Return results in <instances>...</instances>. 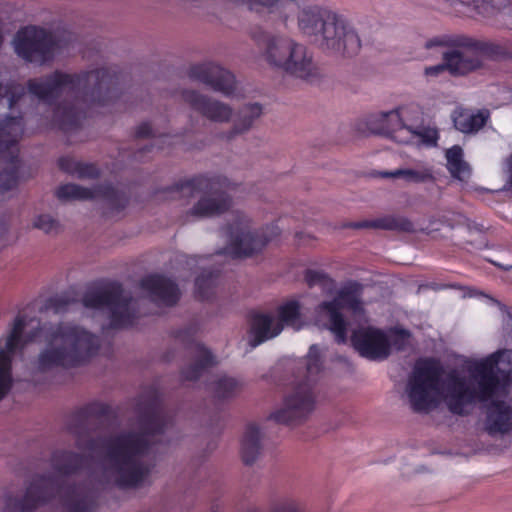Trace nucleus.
I'll use <instances>...</instances> for the list:
<instances>
[{"mask_svg": "<svg viewBox=\"0 0 512 512\" xmlns=\"http://www.w3.org/2000/svg\"><path fill=\"white\" fill-rule=\"evenodd\" d=\"M169 425L167 415L162 410L153 409L141 415L131 427L108 439L75 432L76 446L82 454L59 451L54 453L52 463L63 475L88 467L91 469L89 484L60 490L56 479L35 475L23 489L7 488L2 492L3 512H32L56 494L62 498L65 512H95L99 486L136 488L145 484L151 467L142 458L162 441Z\"/></svg>", "mask_w": 512, "mask_h": 512, "instance_id": "f257e3e1", "label": "nucleus"}, {"mask_svg": "<svg viewBox=\"0 0 512 512\" xmlns=\"http://www.w3.org/2000/svg\"><path fill=\"white\" fill-rule=\"evenodd\" d=\"M469 379L459 370L445 372L433 359L416 362L407 380L405 394L415 412H429L444 402L450 412L463 415L476 402L491 400L484 421L493 437L512 431V401L500 400L512 382V350H499L464 365Z\"/></svg>", "mask_w": 512, "mask_h": 512, "instance_id": "f03ea898", "label": "nucleus"}, {"mask_svg": "<svg viewBox=\"0 0 512 512\" xmlns=\"http://www.w3.org/2000/svg\"><path fill=\"white\" fill-rule=\"evenodd\" d=\"M37 338L42 345L29 367L30 381L35 384L50 380L58 370L83 365L100 348V338L78 323L61 321L41 325L38 318L20 314L7 335L0 338V400L14 383V356Z\"/></svg>", "mask_w": 512, "mask_h": 512, "instance_id": "7ed1b4c3", "label": "nucleus"}, {"mask_svg": "<svg viewBox=\"0 0 512 512\" xmlns=\"http://www.w3.org/2000/svg\"><path fill=\"white\" fill-rule=\"evenodd\" d=\"M111 83L112 75L106 68L80 73L56 70L30 79L27 89L44 106L39 126L69 133L81 126L88 110L107 102Z\"/></svg>", "mask_w": 512, "mask_h": 512, "instance_id": "20e7f679", "label": "nucleus"}, {"mask_svg": "<svg viewBox=\"0 0 512 512\" xmlns=\"http://www.w3.org/2000/svg\"><path fill=\"white\" fill-rule=\"evenodd\" d=\"M301 33L323 50L352 56L359 52L361 40L345 16L321 5H305L297 15Z\"/></svg>", "mask_w": 512, "mask_h": 512, "instance_id": "39448f33", "label": "nucleus"}, {"mask_svg": "<svg viewBox=\"0 0 512 512\" xmlns=\"http://www.w3.org/2000/svg\"><path fill=\"white\" fill-rule=\"evenodd\" d=\"M251 36L258 45H264L263 55L270 65L310 83L320 78L312 54L303 44L291 37L270 35L264 31L253 32Z\"/></svg>", "mask_w": 512, "mask_h": 512, "instance_id": "423d86ee", "label": "nucleus"}, {"mask_svg": "<svg viewBox=\"0 0 512 512\" xmlns=\"http://www.w3.org/2000/svg\"><path fill=\"white\" fill-rule=\"evenodd\" d=\"M377 123L380 134L400 144L432 147L439 138L434 126L424 125L423 112L414 103L380 113Z\"/></svg>", "mask_w": 512, "mask_h": 512, "instance_id": "0eeeda50", "label": "nucleus"}, {"mask_svg": "<svg viewBox=\"0 0 512 512\" xmlns=\"http://www.w3.org/2000/svg\"><path fill=\"white\" fill-rule=\"evenodd\" d=\"M321 350L312 345L306 357L308 380L294 386L283 398L282 405L269 418L280 424H297L304 421L314 410L316 392L312 378L322 369Z\"/></svg>", "mask_w": 512, "mask_h": 512, "instance_id": "6e6552de", "label": "nucleus"}, {"mask_svg": "<svg viewBox=\"0 0 512 512\" xmlns=\"http://www.w3.org/2000/svg\"><path fill=\"white\" fill-rule=\"evenodd\" d=\"M83 305L106 314L113 328L132 325L137 315L136 301L118 283L88 290L83 297Z\"/></svg>", "mask_w": 512, "mask_h": 512, "instance_id": "1a4fd4ad", "label": "nucleus"}, {"mask_svg": "<svg viewBox=\"0 0 512 512\" xmlns=\"http://www.w3.org/2000/svg\"><path fill=\"white\" fill-rule=\"evenodd\" d=\"M225 234L227 237L226 252L235 257H246L260 252L278 236L279 229L272 225L261 232L253 230L251 221L244 212L233 211L229 215Z\"/></svg>", "mask_w": 512, "mask_h": 512, "instance_id": "9d476101", "label": "nucleus"}, {"mask_svg": "<svg viewBox=\"0 0 512 512\" xmlns=\"http://www.w3.org/2000/svg\"><path fill=\"white\" fill-rule=\"evenodd\" d=\"M301 306L297 300L280 305L275 313H255L251 316L248 342L252 348L278 336L284 326L299 330L302 327Z\"/></svg>", "mask_w": 512, "mask_h": 512, "instance_id": "9b49d317", "label": "nucleus"}, {"mask_svg": "<svg viewBox=\"0 0 512 512\" xmlns=\"http://www.w3.org/2000/svg\"><path fill=\"white\" fill-rule=\"evenodd\" d=\"M12 45L22 60L39 66L51 62L62 48L60 41L45 29L28 26L14 36Z\"/></svg>", "mask_w": 512, "mask_h": 512, "instance_id": "f8f14e48", "label": "nucleus"}, {"mask_svg": "<svg viewBox=\"0 0 512 512\" xmlns=\"http://www.w3.org/2000/svg\"><path fill=\"white\" fill-rule=\"evenodd\" d=\"M350 311L356 318L363 317V306L356 289L343 288L331 301L322 302L316 309V321L327 327L338 342L346 341L347 325L342 311Z\"/></svg>", "mask_w": 512, "mask_h": 512, "instance_id": "ddd939ff", "label": "nucleus"}, {"mask_svg": "<svg viewBox=\"0 0 512 512\" xmlns=\"http://www.w3.org/2000/svg\"><path fill=\"white\" fill-rule=\"evenodd\" d=\"M182 197L196 200L187 210V217L204 218L218 215L229 208L231 198L206 179L196 178L180 186Z\"/></svg>", "mask_w": 512, "mask_h": 512, "instance_id": "4468645a", "label": "nucleus"}, {"mask_svg": "<svg viewBox=\"0 0 512 512\" xmlns=\"http://www.w3.org/2000/svg\"><path fill=\"white\" fill-rule=\"evenodd\" d=\"M351 342L362 357L372 361L385 360L391 354L387 333L373 326L358 327L352 333Z\"/></svg>", "mask_w": 512, "mask_h": 512, "instance_id": "2eb2a0df", "label": "nucleus"}, {"mask_svg": "<svg viewBox=\"0 0 512 512\" xmlns=\"http://www.w3.org/2000/svg\"><path fill=\"white\" fill-rule=\"evenodd\" d=\"M194 332L195 330L193 328H188L183 331H178L175 335L178 342L191 345L193 363L182 371V378L187 381L198 379L206 368L216 363L212 353L202 344L194 340Z\"/></svg>", "mask_w": 512, "mask_h": 512, "instance_id": "dca6fc26", "label": "nucleus"}, {"mask_svg": "<svg viewBox=\"0 0 512 512\" xmlns=\"http://www.w3.org/2000/svg\"><path fill=\"white\" fill-rule=\"evenodd\" d=\"M182 98L192 109L210 121L224 123L232 118V108L219 100L202 95L194 90L183 91Z\"/></svg>", "mask_w": 512, "mask_h": 512, "instance_id": "f3484780", "label": "nucleus"}, {"mask_svg": "<svg viewBox=\"0 0 512 512\" xmlns=\"http://www.w3.org/2000/svg\"><path fill=\"white\" fill-rule=\"evenodd\" d=\"M191 75L200 82L211 87L214 91L225 96L233 95L235 91L234 76L215 63L196 65L191 69Z\"/></svg>", "mask_w": 512, "mask_h": 512, "instance_id": "a211bd4d", "label": "nucleus"}, {"mask_svg": "<svg viewBox=\"0 0 512 512\" xmlns=\"http://www.w3.org/2000/svg\"><path fill=\"white\" fill-rule=\"evenodd\" d=\"M142 287L151 299L160 306H172L180 298V290L170 279L161 275H150L142 280Z\"/></svg>", "mask_w": 512, "mask_h": 512, "instance_id": "6ab92c4d", "label": "nucleus"}, {"mask_svg": "<svg viewBox=\"0 0 512 512\" xmlns=\"http://www.w3.org/2000/svg\"><path fill=\"white\" fill-rule=\"evenodd\" d=\"M24 133L21 116L0 117V158L14 159L18 151L17 144Z\"/></svg>", "mask_w": 512, "mask_h": 512, "instance_id": "aec40b11", "label": "nucleus"}, {"mask_svg": "<svg viewBox=\"0 0 512 512\" xmlns=\"http://www.w3.org/2000/svg\"><path fill=\"white\" fill-rule=\"evenodd\" d=\"M444 61H446L447 70L453 75L468 73L478 68L482 60L479 53L470 48L454 49L444 53Z\"/></svg>", "mask_w": 512, "mask_h": 512, "instance_id": "412c9836", "label": "nucleus"}, {"mask_svg": "<svg viewBox=\"0 0 512 512\" xmlns=\"http://www.w3.org/2000/svg\"><path fill=\"white\" fill-rule=\"evenodd\" d=\"M379 177L401 179L406 184H423L435 181L433 167L427 163L418 162L413 167H401L392 171H381Z\"/></svg>", "mask_w": 512, "mask_h": 512, "instance_id": "4be33fe9", "label": "nucleus"}, {"mask_svg": "<svg viewBox=\"0 0 512 512\" xmlns=\"http://www.w3.org/2000/svg\"><path fill=\"white\" fill-rule=\"evenodd\" d=\"M57 196L62 200H88L98 197L111 200L116 196V191L111 186L90 189L69 183L59 187Z\"/></svg>", "mask_w": 512, "mask_h": 512, "instance_id": "5701e85b", "label": "nucleus"}, {"mask_svg": "<svg viewBox=\"0 0 512 512\" xmlns=\"http://www.w3.org/2000/svg\"><path fill=\"white\" fill-rule=\"evenodd\" d=\"M263 433L255 423L246 426L241 442L242 460L247 465L255 463L262 453Z\"/></svg>", "mask_w": 512, "mask_h": 512, "instance_id": "b1692460", "label": "nucleus"}, {"mask_svg": "<svg viewBox=\"0 0 512 512\" xmlns=\"http://www.w3.org/2000/svg\"><path fill=\"white\" fill-rule=\"evenodd\" d=\"M26 98V89L14 80L0 74V105L13 113L20 108Z\"/></svg>", "mask_w": 512, "mask_h": 512, "instance_id": "393cba45", "label": "nucleus"}, {"mask_svg": "<svg viewBox=\"0 0 512 512\" xmlns=\"http://www.w3.org/2000/svg\"><path fill=\"white\" fill-rule=\"evenodd\" d=\"M487 118L486 111L473 113L468 110H458L454 112L453 122L457 130L463 133H473L485 125Z\"/></svg>", "mask_w": 512, "mask_h": 512, "instance_id": "a878e982", "label": "nucleus"}, {"mask_svg": "<svg viewBox=\"0 0 512 512\" xmlns=\"http://www.w3.org/2000/svg\"><path fill=\"white\" fill-rule=\"evenodd\" d=\"M262 115V107L257 103L243 106L237 113L234 120L230 137L247 132L253 125V122Z\"/></svg>", "mask_w": 512, "mask_h": 512, "instance_id": "bb28decb", "label": "nucleus"}, {"mask_svg": "<svg viewBox=\"0 0 512 512\" xmlns=\"http://www.w3.org/2000/svg\"><path fill=\"white\" fill-rule=\"evenodd\" d=\"M447 169L452 177L460 182H466L471 175L469 165L463 159V151L459 146H453L446 151Z\"/></svg>", "mask_w": 512, "mask_h": 512, "instance_id": "cd10ccee", "label": "nucleus"}, {"mask_svg": "<svg viewBox=\"0 0 512 512\" xmlns=\"http://www.w3.org/2000/svg\"><path fill=\"white\" fill-rule=\"evenodd\" d=\"M58 164L61 170L80 179L94 178L98 175V170L94 165L79 162L72 157H62Z\"/></svg>", "mask_w": 512, "mask_h": 512, "instance_id": "c85d7f7f", "label": "nucleus"}, {"mask_svg": "<svg viewBox=\"0 0 512 512\" xmlns=\"http://www.w3.org/2000/svg\"><path fill=\"white\" fill-rule=\"evenodd\" d=\"M241 382L228 375H219L211 385V392L218 399L233 397L239 391Z\"/></svg>", "mask_w": 512, "mask_h": 512, "instance_id": "c756f323", "label": "nucleus"}, {"mask_svg": "<svg viewBox=\"0 0 512 512\" xmlns=\"http://www.w3.org/2000/svg\"><path fill=\"white\" fill-rule=\"evenodd\" d=\"M239 7H243L257 14L271 13L278 6L279 0H231Z\"/></svg>", "mask_w": 512, "mask_h": 512, "instance_id": "7c9ffc66", "label": "nucleus"}, {"mask_svg": "<svg viewBox=\"0 0 512 512\" xmlns=\"http://www.w3.org/2000/svg\"><path fill=\"white\" fill-rule=\"evenodd\" d=\"M270 512H308L304 502L295 497H285L275 502Z\"/></svg>", "mask_w": 512, "mask_h": 512, "instance_id": "2f4dec72", "label": "nucleus"}, {"mask_svg": "<svg viewBox=\"0 0 512 512\" xmlns=\"http://www.w3.org/2000/svg\"><path fill=\"white\" fill-rule=\"evenodd\" d=\"M215 285V276L212 272H203L196 278V292L202 299H208Z\"/></svg>", "mask_w": 512, "mask_h": 512, "instance_id": "473e14b6", "label": "nucleus"}, {"mask_svg": "<svg viewBox=\"0 0 512 512\" xmlns=\"http://www.w3.org/2000/svg\"><path fill=\"white\" fill-rule=\"evenodd\" d=\"M385 332L387 333L389 343H391V352L393 350H402L409 344L410 333L407 330L395 328Z\"/></svg>", "mask_w": 512, "mask_h": 512, "instance_id": "72a5a7b5", "label": "nucleus"}, {"mask_svg": "<svg viewBox=\"0 0 512 512\" xmlns=\"http://www.w3.org/2000/svg\"><path fill=\"white\" fill-rule=\"evenodd\" d=\"M70 301L66 295L50 297L45 304V309L55 314H61L69 310Z\"/></svg>", "mask_w": 512, "mask_h": 512, "instance_id": "f704fd0d", "label": "nucleus"}, {"mask_svg": "<svg viewBox=\"0 0 512 512\" xmlns=\"http://www.w3.org/2000/svg\"><path fill=\"white\" fill-rule=\"evenodd\" d=\"M33 226L45 233H54L59 229V223L50 215H39L33 221Z\"/></svg>", "mask_w": 512, "mask_h": 512, "instance_id": "c9c22d12", "label": "nucleus"}, {"mask_svg": "<svg viewBox=\"0 0 512 512\" xmlns=\"http://www.w3.org/2000/svg\"><path fill=\"white\" fill-rule=\"evenodd\" d=\"M354 228H383L392 229L394 227V221L390 218H381L373 221H362L352 225Z\"/></svg>", "mask_w": 512, "mask_h": 512, "instance_id": "e433bc0d", "label": "nucleus"}, {"mask_svg": "<svg viewBox=\"0 0 512 512\" xmlns=\"http://www.w3.org/2000/svg\"><path fill=\"white\" fill-rule=\"evenodd\" d=\"M17 185L16 172L8 171L0 175V192H6L13 189Z\"/></svg>", "mask_w": 512, "mask_h": 512, "instance_id": "4c0bfd02", "label": "nucleus"}, {"mask_svg": "<svg viewBox=\"0 0 512 512\" xmlns=\"http://www.w3.org/2000/svg\"><path fill=\"white\" fill-rule=\"evenodd\" d=\"M446 70H447V65H446V61H444L442 64H437L434 66L426 67L425 75L427 77H437Z\"/></svg>", "mask_w": 512, "mask_h": 512, "instance_id": "58836bf2", "label": "nucleus"}, {"mask_svg": "<svg viewBox=\"0 0 512 512\" xmlns=\"http://www.w3.org/2000/svg\"><path fill=\"white\" fill-rule=\"evenodd\" d=\"M136 135H137V137H142V138L150 137V136L154 137V130H153L151 123H149V122L141 123L137 127Z\"/></svg>", "mask_w": 512, "mask_h": 512, "instance_id": "ea45409f", "label": "nucleus"}, {"mask_svg": "<svg viewBox=\"0 0 512 512\" xmlns=\"http://www.w3.org/2000/svg\"><path fill=\"white\" fill-rule=\"evenodd\" d=\"M324 278L325 276L322 273L316 271H308L306 274V280L310 286L321 282Z\"/></svg>", "mask_w": 512, "mask_h": 512, "instance_id": "a19ab883", "label": "nucleus"}, {"mask_svg": "<svg viewBox=\"0 0 512 512\" xmlns=\"http://www.w3.org/2000/svg\"><path fill=\"white\" fill-rule=\"evenodd\" d=\"M441 44V41L439 39H433V40H430L426 43V47L427 48H431L433 46H437V45H440Z\"/></svg>", "mask_w": 512, "mask_h": 512, "instance_id": "79ce46f5", "label": "nucleus"}, {"mask_svg": "<svg viewBox=\"0 0 512 512\" xmlns=\"http://www.w3.org/2000/svg\"><path fill=\"white\" fill-rule=\"evenodd\" d=\"M508 169H509L510 180H511V183H512V156L510 157V159L508 161Z\"/></svg>", "mask_w": 512, "mask_h": 512, "instance_id": "37998d69", "label": "nucleus"}, {"mask_svg": "<svg viewBox=\"0 0 512 512\" xmlns=\"http://www.w3.org/2000/svg\"><path fill=\"white\" fill-rule=\"evenodd\" d=\"M492 2L494 3V5L498 8V9H501L502 7H504V4L502 3L501 0H492Z\"/></svg>", "mask_w": 512, "mask_h": 512, "instance_id": "c03bdc74", "label": "nucleus"}, {"mask_svg": "<svg viewBox=\"0 0 512 512\" xmlns=\"http://www.w3.org/2000/svg\"><path fill=\"white\" fill-rule=\"evenodd\" d=\"M193 263H198V260L194 257L189 259L188 265L191 266Z\"/></svg>", "mask_w": 512, "mask_h": 512, "instance_id": "a18cd8bd", "label": "nucleus"}]
</instances>
